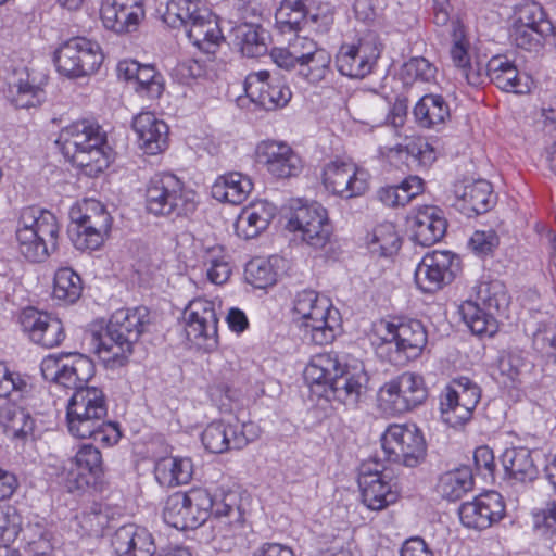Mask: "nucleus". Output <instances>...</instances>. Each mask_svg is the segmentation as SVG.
Returning a JSON list of instances; mask_svg holds the SVG:
<instances>
[{
	"instance_id": "nucleus-1",
	"label": "nucleus",
	"mask_w": 556,
	"mask_h": 556,
	"mask_svg": "<svg viewBox=\"0 0 556 556\" xmlns=\"http://www.w3.org/2000/svg\"><path fill=\"white\" fill-rule=\"evenodd\" d=\"M71 389L74 393L66 410L68 432L78 439H93L104 446L115 445L122 433L116 422L105 421L108 402L103 390L87 383Z\"/></svg>"
},
{
	"instance_id": "nucleus-2",
	"label": "nucleus",
	"mask_w": 556,
	"mask_h": 556,
	"mask_svg": "<svg viewBox=\"0 0 556 556\" xmlns=\"http://www.w3.org/2000/svg\"><path fill=\"white\" fill-rule=\"evenodd\" d=\"M304 378L311 384L324 387L325 396L348 407H355L365 393L366 374L363 368L343 366L337 354L320 353L311 358Z\"/></svg>"
},
{
	"instance_id": "nucleus-3",
	"label": "nucleus",
	"mask_w": 556,
	"mask_h": 556,
	"mask_svg": "<svg viewBox=\"0 0 556 556\" xmlns=\"http://www.w3.org/2000/svg\"><path fill=\"white\" fill-rule=\"evenodd\" d=\"M163 20L173 28L182 27L190 42L204 53L214 54L224 40L215 15L200 0H168Z\"/></svg>"
},
{
	"instance_id": "nucleus-4",
	"label": "nucleus",
	"mask_w": 556,
	"mask_h": 556,
	"mask_svg": "<svg viewBox=\"0 0 556 556\" xmlns=\"http://www.w3.org/2000/svg\"><path fill=\"white\" fill-rule=\"evenodd\" d=\"M56 143L67 160L85 168L89 175L98 174L109 166V159L103 150L105 134L91 121H77L64 127Z\"/></svg>"
},
{
	"instance_id": "nucleus-5",
	"label": "nucleus",
	"mask_w": 556,
	"mask_h": 556,
	"mask_svg": "<svg viewBox=\"0 0 556 556\" xmlns=\"http://www.w3.org/2000/svg\"><path fill=\"white\" fill-rule=\"evenodd\" d=\"M293 313L304 337L315 344L331 343L340 327L339 312L329 298L314 290H302L293 300Z\"/></svg>"
},
{
	"instance_id": "nucleus-6",
	"label": "nucleus",
	"mask_w": 556,
	"mask_h": 556,
	"mask_svg": "<svg viewBox=\"0 0 556 556\" xmlns=\"http://www.w3.org/2000/svg\"><path fill=\"white\" fill-rule=\"evenodd\" d=\"M146 207L155 216H182L195 211V192L172 173H157L146 188Z\"/></svg>"
},
{
	"instance_id": "nucleus-7",
	"label": "nucleus",
	"mask_w": 556,
	"mask_h": 556,
	"mask_svg": "<svg viewBox=\"0 0 556 556\" xmlns=\"http://www.w3.org/2000/svg\"><path fill=\"white\" fill-rule=\"evenodd\" d=\"M70 229L74 247L80 251L98 250L111 230L112 217L104 205L93 199L85 200L70 213Z\"/></svg>"
},
{
	"instance_id": "nucleus-8",
	"label": "nucleus",
	"mask_w": 556,
	"mask_h": 556,
	"mask_svg": "<svg viewBox=\"0 0 556 556\" xmlns=\"http://www.w3.org/2000/svg\"><path fill=\"white\" fill-rule=\"evenodd\" d=\"M428 397V388L421 375L405 371L383 383L378 391L379 406L387 413L400 415L409 412Z\"/></svg>"
},
{
	"instance_id": "nucleus-9",
	"label": "nucleus",
	"mask_w": 556,
	"mask_h": 556,
	"mask_svg": "<svg viewBox=\"0 0 556 556\" xmlns=\"http://www.w3.org/2000/svg\"><path fill=\"white\" fill-rule=\"evenodd\" d=\"M98 42L86 37H73L54 51V63L60 74L81 78L94 74L103 62Z\"/></svg>"
},
{
	"instance_id": "nucleus-10",
	"label": "nucleus",
	"mask_w": 556,
	"mask_h": 556,
	"mask_svg": "<svg viewBox=\"0 0 556 556\" xmlns=\"http://www.w3.org/2000/svg\"><path fill=\"white\" fill-rule=\"evenodd\" d=\"M381 447L387 460L416 467L426 456V443L415 425H391L381 437Z\"/></svg>"
},
{
	"instance_id": "nucleus-11",
	"label": "nucleus",
	"mask_w": 556,
	"mask_h": 556,
	"mask_svg": "<svg viewBox=\"0 0 556 556\" xmlns=\"http://www.w3.org/2000/svg\"><path fill=\"white\" fill-rule=\"evenodd\" d=\"M321 181L331 194L350 200L368 191L370 175L351 160L337 159L325 165Z\"/></svg>"
},
{
	"instance_id": "nucleus-12",
	"label": "nucleus",
	"mask_w": 556,
	"mask_h": 556,
	"mask_svg": "<svg viewBox=\"0 0 556 556\" xmlns=\"http://www.w3.org/2000/svg\"><path fill=\"white\" fill-rule=\"evenodd\" d=\"M186 333L190 342L204 352L218 345L216 305L214 301L197 298L185 309Z\"/></svg>"
},
{
	"instance_id": "nucleus-13",
	"label": "nucleus",
	"mask_w": 556,
	"mask_h": 556,
	"mask_svg": "<svg viewBox=\"0 0 556 556\" xmlns=\"http://www.w3.org/2000/svg\"><path fill=\"white\" fill-rule=\"evenodd\" d=\"M480 389L469 378L453 380L440 396V410L443 421L457 427L468 421L480 401Z\"/></svg>"
},
{
	"instance_id": "nucleus-14",
	"label": "nucleus",
	"mask_w": 556,
	"mask_h": 556,
	"mask_svg": "<svg viewBox=\"0 0 556 556\" xmlns=\"http://www.w3.org/2000/svg\"><path fill=\"white\" fill-rule=\"evenodd\" d=\"M287 229L300 236L301 240L314 249H323L329 241L332 227L325 207L318 203L294 208L288 218Z\"/></svg>"
},
{
	"instance_id": "nucleus-15",
	"label": "nucleus",
	"mask_w": 556,
	"mask_h": 556,
	"mask_svg": "<svg viewBox=\"0 0 556 556\" xmlns=\"http://www.w3.org/2000/svg\"><path fill=\"white\" fill-rule=\"evenodd\" d=\"M43 378L64 388L87 383L94 375L92 361L81 354L48 355L40 364Z\"/></svg>"
},
{
	"instance_id": "nucleus-16",
	"label": "nucleus",
	"mask_w": 556,
	"mask_h": 556,
	"mask_svg": "<svg viewBox=\"0 0 556 556\" xmlns=\"http://www.w3.org/2000/svg\"><path fill=\"white\" fill-rule=\"evenodd\" d=\"M17 323L33 343L46 349L59 345L65 338L63 324L58 317L33 306L18 313Z\"/></svg>"
},
{
	"instance_id": "nucleus-17",
	"label": "nucleus",
	"mask_w": 556,
	"mask_h": 556,
	"mask_svg": "<svg viewBox=\"0 0 556 556\" xmlns=\"http://www.w3.org/2000/svg\"><path fill=\"white\" fill-rule=\"evenodd\" d=\"M457 258L448 251L426 254L415 269V282L425 293H432L453 280Z\"/></svg>"
},
{
	"instance_id": "nucleus-18",
	"label": "nucleus",
	"mask_w": 556,
	"mask_h": 556,
	"mask_svg": "<svg viewBox=\"0 0 556 556\" xmlns=\"http://www.w3.org/2000/svg\"><path fill=\"white\" fill-rule=\"evenodd\" d=\"M244 91L251 102L266 111L286 106L292 97L290 88L267 71L250 73L244 80Z\"/></svg>"
},
{
	"instance_id": "nucleus-19",
	"label": "nucleus",
	"mask_w": 556,
	"mask_h": 556,
	"mask_svg": "<svg viewBox=\"0 0 556 556\" xmlns=\"http://www.w3.org/2000/svg\"><path fill=\"white\" fill-rule=\"evenodd\" d=\"M85 340L90 350L103 362L105 367L115 369L124 366L131 355L117 332L102 321H94L86 331Z\"/></svg>"
},
{
	"instance_id": "nucleus-20",
	"label": "nucleus",
	"mask_w": 556,
	"mask_h": 556,
	"mask_svg": "<svg viewBox=\"0 0 556 556\" xmlns=\"http://www.w3.org/2000/svg\"><path fill=\"white\" fill-rule=\"evenodd\" d=\"M380 56V49L374 38H363L357 43L343 45L337 55L338 71L350 78L368 76Z\"/></svg>"
},
{
	"instance_id": "nucleus-21",
	"label": "nucleus",
	"mask_w": 556,
	"mask_h": 556,
	"mask_svg": "<svg viewBox=\"0 0 556 556\" xmlns=\"http://www.w3.org/2000/svg\"><path fill=\"white\" fill-rule=\"evenodd\" d=\"M256 157L267 172L277 178L300 175L303 162L300 155L286 142L265 140L256 147Z\"/></svg>"
},
{
	"instance_id": "nucleus-22",
	"label": "nucleus",
	"mask_w": 556,
	"mask_h": 556,
	"mask_svg": "<svg viewBox=\"0 0 556 556\" xmlns=\"http://www.w3.org/2000/svg\"><path fill=\"white\" fill-rule=\"evenodd\" d=\"M144 17L143 0H102L101 2L102 24L116 34L136 31Z\"/></svg>"
},
{
	"instance_id": "nucleus-23",
	"label": "nucleus",
	"mask_w": 556,
	"mask_h": 556,
	"mask_svg": "<svg viewBox=\"0 0 556 556\" xmlns=\"http://www.w3.org/2000/svg\"><path fill=\"white\" fill-rule=\"evenodd\" d=\"M253 429V424L214 421L204 429L202 443L212 453L240 450L256 437Z\"/></svg>"
},
{
	"instance_id": "nucleus-24",
	"label": "nucleus",
	"mask_w": 556,
	"mask_h": 556,
	"mask_svg": "<svg viewBox=\"0 0 556 556\" xmlns=\"http://www.w3.org/2000/svg\"><path fill=\"white\" fill-rule=\"evenodd\" d=\"M505 506L497 492H489L463 503L458 515L463 526L469 529L483 530L502 519Z\"/></svg>"
},
{
	"instance_id": "nucleus-25",
	"label": "nucleus",
	"mask_w": 556,
	"mask_h": 556,
	"mask_svg": "<svg viewBox=\"0 0 556 556\" xmlns=\"http://www.w3.org/2000/svg\"><path fill=\"white\" fill-rule=\"evenodd\" d=\"M388 475L376 470L362 471L358 484L362 491L363 503L371 510H381L396 502L400 488L396 481L387 480Z\"/></svg>"
},
{
	"instance_id": "nucleus-26",
	"label": "nucleus",
	"mask_w": 556,
	"mask_h": 556,
	"mask_svg": "<svg viewBox=\"0 0 556 556\" xmlns=\"http://www.w3.org/2000/svg\"><path fill=\"white\" fill-rule=\"evenodd\" d=\"M46 75L23 70L9 83L8 98L16 108H36L46 99Z\"/></svg>"
},
{
	"instance_id": "nucleus-27",
	"label": "nucleus",
	"mask_w": 556,
	"mask_h": 556,
	"mask_svg": "<svg viewBox=\"0 0 556 556\" xmlns=\"http://www.w3.org/2000/svg\"><path fill=\"white\" fill-rule=\"evenodd\" d=\"M485 75L501 90L517 94L529 93L533 80L526 73H520L506 55H495L486 64Z\"/></svg>"
},
{
	"instance_id": "nucleus-28",
	"label": "nucleus",
	"mask_w": 556,
	"mask_h": 556,
	"mask_svg": "<svg viewBox=\"0 0 556 556\" xmlns=\"http://www.w3.org/2000/svg\"><path fill=\"white\" fill-rule=\"evenodd\" d=\"M446 227L442 210L434 205L417 207L410 222L413 240L421 247L439 242L445 235Z\"/></svg>"
},
{
	"instance_id": "nucleus-29",
	"label": "nucleus",
	"mask_w": 556,
	"mask_h": 556,
	"mask_svg": "<svg viewBox=\"0 0 556 556\" xmlns=\"http://www.w3.org/2000/svg\"><path fill=\"white\" fill-rule=\"evenodd\" d=\"M192 253L195 258L193 266L203 265L212 283L223 285L229 279L231 267L222 245L211 241L193 240Z\"/></svg>"
},
{
	"instance_id": "nucleus-30",
	"label": "nucleus",
	"mask_w": 556,
	"mask_h": 556,
	"mask_svg": "<svg viewBox=\"0 0 556 556\" xmlns=\"http://www.w3.org/2000/svg\"><path fill=\"white\" fill-rule=\"evenodd\" d=\"M138 144L147 154H157L167 147L168 126L151 112H142L132 121Z\"/></svg>"
},
{
	"instance_id": "nucleus-31",
	"label": "nucleus",
	"mask_w": 556,
	"mask_h": 556,
	"mask_svg": "<svg viewBox=\"0 0 556 556\" xmlns=\"http://www.w3.org/2000/svg\"><path fill=\"white\" fill-rule=\"evenodd\" d=\"M112 546L117 556H153L155 544L152 534L136 525H125L116 530Z\"/></svg>"
},
{
	"instance_id": "nucleus-32",
	"label": "nucleus",
	"mask_w": 556,
	"mask_h": 556,
	"mask_svg": "<svg viewBox=\"0 0 556 556\" xmlns=\"http://www.w3.org/2000/svg\"><path fill=\"white\" fill-rule=\"evenodd\" d=\"M101 473V453L90 444L83 445L70 460L68 481L78 490L94 483Z\"/></svg>"
},
{
	"instance_id": "nucleus-33",
	"label": "nucleus",
	"mask_w": 556,
	"mask_h": 556,
	"mask_svg": "<svg viewBox=\"0 0 556 556\" xmlns=\"http://www.w3.org/2000/svg\"><path fill=\"white\" fill-rule=\"evenodd\" d=\"M149 323V309L144 306L116 311L108 325L124 341L125 346L132 353L134 344L139 340Z\"/></svg>"
},
{
	"instance_id": "nucleus-34",
	"label": "nucleus",
	"mask_w": 556,
	"mask_h": 556,
	"mask_svg": "<svg viewBox=\"0 0 556 556\" xmlns=\"http://www.w3.org/2000/svg\"><path fill=\"white\" fill-rule=\"evenodd\" d=\"M276 215V206L267 201H258L244 207L239 214L235 230L238 237L253 239L264 231Z\"/></svg>"
},
{
	"instance_id": "nucleus-35",
	"label": "nucleus",
	"mask_w": 556,
	"mask_h": 556,
	"mask_svg": "<svg viewBox=\"0 0 556 556\" xmlns=\"http://www.w3.org/2000/svg\"><path fill=\"white\" fill-rule=\"evenodd\" d=\"M455 194L459 210L468 216L486 213L495 203L492 186L483 179L458 187Z\"/></svg>"
},
{
	"instance_id": "nucleus-36",
	"label": "nucleus",
	"mask_w": 556,
	"mask_h": 556,
	"mask_svg": "<svg viewBox=\"0 0 556 556\" xmlns=\"http://www.w3.org/2000/svg\"><path fill=\"white\" fill-rule=\"evenodd\" d=\"M233 45L248 58H258L268 51V34L258 23L243 22L231 30Z\"/></svg>"
},
{
	"instance_id": "nucleus-37",
	"label": "nucleus",
	"mask_w": 556,
	"mask_h": 556,
	"mask_svg": "<svg viewBox=\"0 0 556 556\" xmlns=\"http://www.w3.org/2000/svg\"><path fill=\"white\" fill-rule=\"evenodd\" d=\"M501 462L506 475L517 482H532L539 473L531 450L519 446L506 448Z\"/></svg>"
},
{
	"instance_id": "nucleus-38",
	"label": "nucleus",
	"mask_w": 556,
	"mask_h": 556,
	"mask_svg": "<svg viewBox=\"0 0 556 556\" xmlns=\"http://www.w3.org/2000/svg\"><path fill=\"white\" fill-rule=\"evenodd\" d=\"M253 189L251 179L238 172L219 176L212 186V195L220 202L242 203Z\"/></svg>"
},
{
	"instance_id": "nucleus-39",
	"label": "nucleus",
	"mask_w": 556,
	"mask_h": 556,
	"mask_svg": "<svg viewBox=\"0 0 556 556\" xmlns=\"http://www.w3.org/2000/svg\"><path fill=\"white\" fill-rule=\"evenodd\" d=\"M20 253L29 262L46 261L58 249L59 233L15 232Z\"/></svg>"
},
{
	"instance_id": "nucleus-40",
	"label": "nucleus",
	"mask_w": 556,
	"mask_h": 556,
	"mask_svg": "<svg viewBox=\"0 0 556 556\" xmlns=\"http://www.w3.org/2000/svg\"><path fill=\"white\" fill-rule=\"evenodd\" d=\"M192 473L193 465L188 457H163L154 466L155 479L165 488L188 483L192 478Z\"/></svg>"
},
{
	"instance_id": "nucleus-41",
	"label": "nucleus",
	"mask_w": 556,
	"mask_h": 556,
	"mask_svg": "<svg viewBox=\"0 0 556 556\" xmlns=\"http://www.w3.org/2000/svg\"><path fill=\"white\" fill-rule=\"evenodd\" d=\"M24 231L48 236V233H60V225L51 211L31 205L23 207L16 220L15 232Z\"/></svg>"
},
{
	"instance_id": "nucleus-42",
	"label": "nucleus",
	"mask_w": 556,
	"mask_h": 556,
	"mask_svg": "<svg viewBox=\"0 0 556 556\" xmlns=\"http://www.w3.org/2000/svg\"><path fill=\"white\" fill-rule=\"evenodd\" d=\"M396 351L403 353L406 358H416L424 351L428 336L420 320L408 319L397 324Z\"/></svg>"
},
{
	"instance_id": "nucleus-43",
	"label": "nucleus",
	"mask_w": 556,
	"mask_h": 556,
	"mask_svg": "<svg viewBox=\"0 0 556 556\" xmlns=\"http://www.w3.org/2000/svg\"><path fill=\"white\" fill-rule=\"evenodd\" d=\"M0 425L11 440L25 441L33 433L35 421L26 409L5 405L0 408Z\"/></svg>"
},
{
	"instance_id": "nucleus-44",
	"label": "nucleus",
	"mask_w": 556,
	"mask_h": 556,
	"mask_svg": "<svg viewBox=\"0 0 556 556\" xmlns=\"http://www.w3.org/2000/svg\"><path fill=\"white\" fill-rule=\"evenodd\" d=\"M469 300L494 314L504 313L509 304V295L500 280L480 281L473 287V294Z\"/></svg>"
},
{
	"instance_id": "nucleus-45",
	"label": "nucleus",
	"mask_w": 556,
	"mask_h": 556,
	"mask_svg": "<svg viewBox=\"0 0 556 556\" xmlns=\"http://www.w3.org/2000/svg\"><path fill=\"white\" fill-rule=\"evenodd\" d=\"M213 496V507L211 515L216 519L215 528L222 529L224 526L231 530L240 528L243 522V514L238 505V495L236 492L228 491L216 493Z\"/></svg>"
},
{
	"instance_id": "nucleus-46",
	"label": "nucleus",
	"mask_w": 556,
	"mask_h": 556,
	"mask_svg": "<svg viewBox=\"0 0 556 556\" xmlns=\"http://www.w3.org/2000/svg\"><path fill=\"white\" fill-rule=\"evenodd\" d=\"M414 116L419 126L431 128L450 117V108L442 96L426 94L416 103Z\"/></svg>"
},
{
	"instance_id": "nucleus-47",
	"label": "nucleus",
	"mask_w": 556,
	"mask_h": 556,
	"mask_svg": "<svg viewBox=\"0 0 556 556\" xmlns=\"http://www.w3.org/2000/svg\"><path fill=\"white\" fill-rule=\"evenodd\" d=\"M460 314L472 333L492 337L497 332L498 324L495 314L477 306L472 300H467L460 305Z\"/></svg>"
},
{
	"instance_id": "nucleus-48",
	"label": "nucleus",
	"mask_w": 556,
	"mask_h": 556,
	"mask_svg": "<svg viewBox=\"0 0 556 556\" xmlns=\"http://www.w3.org/2000/svg\"><path fill=\"white\" fill-rule=\"evenodd\" d=\"M473 479L468 467H460L442 473L437 484V491L448 501L459 500L471 490Z\"/></svg>"
},
{
	"instance_id": "nucleus-49",
	"label": "nucleus",
	"mask_w": 556,
	"mask_h": 556,
	"mask_svg": "<svg viewBox=\"0 0 556 556\" xmlns=\"http://www.w3.org/2000/svg\"><path fill=\"white\" fill-rule=\"evenodd\" d=\"M80 276L70 267L59 268L54 275L53 298L64 304L75 303L81 295Z\"/></svg>"
},
{
	"instance_id": "nucleus-50",
	"label": "nucleus",
	"mask_w": 556,
	"mask_h": 556,
	"mask_svg": "<svg viewBox=\"0 0 556 556\" xmlns=\"http://www.w3.org/2000/svg\"><path fill=\"white\" fill-rule=\"evenodd\" d=\"M189 529L203 525L211 516L213 507L212 494L203 488H192L188 491Z\"/></svg>"
},
{
	"instance_id": "nucleus-51",
	"label": "nucleus",
	"mask_w": 556,
	"mask_h": 556,
	"mask_svg": "<svg viewBox=\"0 0 556 556\" xmlns=\"http://www.w3.org/2000/svg\"><path fill=\"white\" fill-rule=\"evenodd\" d=\"M187 497L188 492H176L167 497L163 508V519L168 526L178 530L189 529Z\"/></svg>"
},
{
	"instance_id": "nucleus-52",
	"label": "nucleus",
	"mask_w": 556,
	"mask_h": 556,
	"mask_svg": "<svg viewBox=\"0 0 556 556\" xmlns=\"http://www.w3.org/2000/svg\"><path fill=\"white\" fill-rule=\"evenodd\" d=\"M135 91L151 100L160 98L164 90L163 76L150 64H142L134 81Z\"/></svg>"
},
{
	"instance_id": "nucleus-53",
	"label": "nucleus",
	"mask_w": 556,
	"mask_h": 556,
	"mask_svg": "<svg viewBox=\"0 0 556 556\" xmlns=\"http://www.w3.org/2000/svg\"><path fill=\"white\" fill-rule=\"evenodd\" d=\"M29 391L30 384L25 376L0 363V397L16 401L23 399Z\"/></svg>"
},
{
	"instance_id": "nucleus-54",
	"label": "nucleus",
	"mask_w": 556,
	"mask_h": 556,
	"mask_svg": "<svg viewBox=\"0 0 556 556\" xmlns=\"http://www.w3.org/2000/svg\"><path fill=\"white\" fill-rule=\"evenodd\" d=\"M369 244L371 251L381 256H390L395 253L400 248V237L395 226L390 222L377 225Z\"/></svg>"
},
{
	"instance_id": "nucleus-55",
	"label": "nucleus",
	"mask_w": 556,
	"mask_h": 556,
	"mask_svg": "<svg viewBox=\"0 0 556 556\" xmlns=\"http://www.w3.org/2000/svg\"><path fill=\"white\" fill-rule=\"evenodd\" d=\"M404 84L431 83L435 79L437 67L422 56L410 58L400 72Z\"/></svg>"
},
{
	"instance_id": "nucleus-56",
	"label": "nucleus",
	"mask_w": 556,
	"mask_h": 556,
	"mask_svg": "<svg viewBox=\"0 0 556 556\" xmlns=\"http://www.w3.org/2000/svg\"><path fill=\"white\" fill-rule=\"evenodd\" d=\"M330 62V53L318 47L315 52L299 64L298 74L311 83H318L326 77Z\"/></svg>"
},
{
	"instance_id": "nucleus-57",
	"label": "nucleus",
	"mask_w": 556,
	"mask_h": 556,
	"mask_svg": "<svg viewBox=\"0 0 556 556\" xmlns=\"http://www.w3.org/2000/svg\"><path fill=\"white\" fill-rule=\"evenodd\" d=\"M515 23L535 27L539 33H553L554 26L547 18L542 5L534 1H527L518 7Z\"/></svg>"
},
{
	"instance_id": "nucleus-58",
	"label": "nucleus",
	"mask_w": 556,
	"mask_h": 556,
	"mask_svg": "<svg viewBox=\"0 0 556 556\" xmlns=\"http://www.w3.org/2000/svg\"><path fill=\"white\" fill-rule=\"evenodd\" d=\"M245 279L257 289L273 286L277 280V273L271 263L264 258L250 261L245 267Z\"/></svg>"
},
{
	"instance_id": "nucleus-59",
	"label": "nucleus",
	"mask_w": 556,
	"mask_h": 556,
	"mask_svg": "<svg viewBox=\"0 0 556 556\" xmlns=\"http://www.w3.org/2000/svg\"><path fill=\"white\" fill-rule=\"evenodd\" d=\"M334 21V7L328 1H314L306 8V24L316 31L327 33Z\"/></svg>"
},
{
	"instance_id": "nucleus-60",
	"label": "nucleus",
	"mask_w": 556,
	"mask_h": 556,
	"mask_svg": "<svg viewBox=\"0 0 556 556\" xmlns=\"http://www.w3.org/2000/svg\"><path fill=\"white\" fill-rule=\"evenodd\" d=\"M275 24L280 33H296L306 24V9L279 7L275 13Z\"/></svg>"
},
{
	"instance_id": "nucleus-61",
	"label": "nucleus",
	"mask_w": 556,
	"mask_h": 556,
	"mask_svg": "<svg viewBox=\"0 0 556 556\" xmlns=\"http://www.w3.org/2000/svg\"><path fill=\"white\" fill-rule=\"evenodd\" d=\"M22 516L13 505H0V538L3 542H14L22 531Z\"/></svg>"
},
{
	"instance_id": "nucleus-62",
	"label": "nucleus",
	"mask_w": 556,
	"mask_h": 556,
	"mask_svg": "<svg viewBox=\"0 0 556 556\" xmlns=\"http://www.w3.org/2000/svg\"><path fill=\"white\" fill-rule=\"evenodd\" d=\"M22 540L27 544L29 551L36 555H45L51 549L48 533L45 527L39 523L22 526Z\"/></svg>"
},
{
	"instance_id": "nucleus-63",
	"label": "nucleus",
	"mask_w": 556,
	"mask_h": 556,
	"mask_svg": "<svg viewBox=\"0 0 556 556\" xmlns=\"http://www.w3.org/2000/svg\"><path fill=\"white\" fill-rule=\"evenodd\" d=\"M552 35V33H539L535 27H529L528 25L515 23L511 38L518 48L532 51L541 47L545 37Z\"/></svg>"
},
{
	"instance_id": "nucleus-64",
	"label": "nucleus",
	"mask_w": 556,
	"mask_h": 556,
	"mask_svg": "<svg viewBox=\"0 0 556 556\" xmlns=\"http://www.w3.org/2000/svg\"><path fill=\"white\" fill-rule=\"evenodd\" d=\"M534 346L556 362V325L548 323L541 325L533 336Z\"/></svg>"
}]
</instances>
